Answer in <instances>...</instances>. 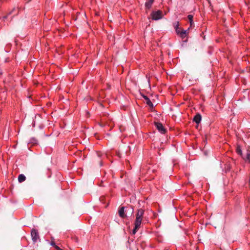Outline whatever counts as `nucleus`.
<instances>
[{
    "label": "nucleus",
    "mask_w": 250,
    "mask_h": 250,
    "mask_svg": "<svg viewBox=\"0 0 250 250\" xmlns=\"http://www.w3.org/2000/svg\"><path fill=\"white\" fill-rule=\"evenodd\" d=\"M151 16L153 20L157 21L162 19L163 17L162 11H154L151 14Z\"/></svg>",
    "instance_id": "2"
},
{
    "label": "nucleus",
    "mask_w": 250,
    "mask_h": 250,
    "mask_svg": "<svg viewBox=\"0 0 250 250\" xmlns=\"http://www.w3.org/2000/svg\"><path fill=\"white\" fill-rule=\"evenodd\" d=\"M145 210L143 208H140L137 210L136 214V218L134 221V227L132 230V234H135L139 229L141 227L142 219L144 214Z\"/></svg>",
    "instance_id": "1"
},
{
    "label": "nucleus",
    "mask_w": 250,
    "mask_h": 250,
    "mask_svg": "<svg viewBox=\"0 0 250 250\" xmlns=\"http://www.w3.org/2000/svg\"><path fill=\"white\" fill-rule=\"evenodd\" d=\"M153 1H147V2H146L145 7L146 10H148L151 7L153 4Z\"/></svg>",
    "instance_id": "9"
},
{
    "label": "nucleus",
    "mask_w": 250,
    "mask_h": 250,
    "mask_svg": "<svg viewBox=\"0 0 250 250\" xmlns=\"http://www.w3.org/2000/svg\"><path fill=\"white\" fill-rule=\"evenodd\" d=\"M175 30H176L177 34H179L180 35V32H181V30H180V29H179V28H176Z\"/></svg>",
    "instance_id": "14"
},
{
    "label": "nucleus",
    "mask_w": 250,
    "mask_h": 250,
    "mask_svg": "<svg viewBox=\"0 0 250 250\" xmlns=\"http://www.w3.org/2000/svg\"><path fill=\"white\" fill-rule=\"evenodd\" d=\"M245 161L250 163V147H249L247 149Z\"/></svg>",
    "instance_id": "8"
},
{
    "label": "nucleus",
    "mask_w": 250,
    "mask_h": 250,
    "mask_svg": "<svg viewBox=\"0 0 250 250\" xmlns=\"http://www.w3.org/2000/svg\"><path fill=\"white\" fill-rule=\"evenodd\" d=\"M145 99L146 100V104L149 105H153L152 102L150 101L149 99L146 96H144Z\"/></svg>",
    "instance_id": "11"
},
{
    "label": "nucleus",
    "mask_w": 250,
    "mask_h": 250,
    "mask_svg": "<svg viewBox=\"0 0 250 250\" xmlns=\"http://www.w3.org/2000/svg\"><path fill=\"white\" fill-rule=\"evenodd\" d=\"M119 214L122 218H124L125 215V207H121L119 210Z\"/></svg>",
    "instance_id": "6"
},
{
    "label": "nucleus",
    "mask_w": 250,
    "mask_h": 250,
    "mask_svg": "<svg viewBox=\"0 0 250 250\" xmlns=\"http://www.w3.org/2000/svg\"><path fill=\"white\" fill-rule=\"evenodd\" d=\"M193 121L197 124H199L201 121V116L200 114H197L195 116Z\"/></svg>",
    "instance_id": "7"
},
{
    "label": "nucleus",
    "mask_w": 250,
    "mask_h": 250,
    "mask_svg": "<svg viewBox=\"0 0 250 250\" xmlns=\"http://www.w3.org/2000/svg\"><path fill=\"white\" fill-rule=\"evenodd\" d=\"M237 152L238 154L242 155V151H241V149L240 148V147H238L237 148Z\"/></svg>",
    "instance_id": "13"
},
{
    "label": "nucleus",
    "mask_w": 250,
    "mask_h": 250,
    "mask_svg": "<svg viewBox=\"0 0 250 250\" xmlns=\"http://www.w3.org/2000/svg\"><path fill=\"white\" fill-rule=\"evenodd\" d=\"M25 179H26V177L23 174H21L19 175L18 181L20 183H21V182L24 181L25 180Z\"/></svg>",
    "instance_id": "10"
},
{
    "label": "nucleus",
    "mask_w": 250,
    "mask_h": 250,
    "mask_svg": "<svg viewBox=\"0 0 250 250\" xmlns=\"http://www.w3.org/2000/svg\"><path fill=\"white\" fill-rule=\"evenodd\" d=\"M54 248H55L56 249H57V250H60V248L58 246H57V245H56V246L54 247Z\"/></svg>",
    "instance_id": "16"
},
{
    "label": "nucleus",
    "mask_w": 250,
    "mask_h": 250,
    "mask_svg": "<svg viewBox=\"0 0 250 250\" xmlns=\"http://www.w3.org/2000/svg\"><path fill=\"white\" fill-rule=\"evenodd\" d=\"M155 125L158 131L162 134H165L166 132V129L163 126L162 123L159 122H155Z\"/></svg>",
    "instance_id": "3"
},
{
    "label": "nucleus",
    "mask_w": 250,
    "mask_h": 250,
    "mask_svg": "<svg viewBox=\"0 0 250 250\" xmlns=\"http://www.w3.org/2000/svg\"><path fill=\"white\" fill-rule=\"evenodd\" d=\"M189 27L187 30L182 29L180 32V36L182 38H185L187 35L188 33Z\"/></svg>",
    "instance_id": "5"
},
{
    "label": "nucleus",
    "mask_w": 250,
    "mask_h": 250,
    "mask_svg": "<svg viewBox=\"0 0 250 250\" xmlns=\"http://www.w3.org/2000/svg\"><path fill=\"white\" fill-rule=\"evenodd\" d=\"M51 245H52V246H53V247H55V246H56V244H55V242H51Z\"/></svg>",
    "instance_id": "15"
},
{
    "label": "nucleus",
    "mask_w": 250,
    "mask_h": 250,
    "mask_svg": "<svg viewBox=\"0 0 250 250\" xmlns=\"http://www.w3.org/2000/svg\"><path fill=\"white\" fill-rule=\"evenodd\" d=\"M6 17L5 16V17H3V19H6Z\"/></svg>",
    "instance_id": "18"
},
{
    "label": "nucleus",
    "mask_w": 250,
    "mask_h": 250,
    "mask_svg": "<svg viewBox=\"0 0 250 250\" xmlns=\"http://www.w3.org/2000/svg\"><path fill=\"white\" fill-rule=\"evenodd\" d=\"M188 18L190 21V26H191L193 23V17L191 15H188Z\"/></svg>",
    "instance_id": "12"
},
{
    "label": "nucleus",
    "mask_w": 250,
    "mask_h": 250,
    "mask_svg": "<svg viewBox=\"0 0 250 250\" xmlns=\"http://www.w3.org/2000/svg\"><path fill=\"white\" fill-rule=\"evenodd\" d=\"M31 235L32 239L34 242H36L39 239V235L38 231L35 229H33L31 230Z\"/></svg>",
    "instance_id": "4"
},
{
    "label": "nucleus",
    "mask_w": 250,
    "mask_h": 250,
    "mask_svg": "<svg viewBox=\"0 0 250 250\" xmlns=\"http://www.w3.org/2000/svg\"><path fill=\"white\" fill-rule=\"evenodd\" d=\"M175 28H178V22H177L176 25H174Z\"/></svg>",
    "instance_id": "17"
}]
</instances>
